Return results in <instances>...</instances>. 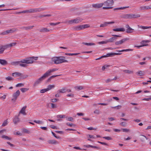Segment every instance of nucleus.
I'll return each mask as SVG.
<instances>
[{"instance_id": "32", "label": "nucleus", "mask_w": 151, "mask_h": 151, "mask_svg": "<svg viewBox=\"0 0 151 151\" xmlns=\"http://www.w3.org/2000/svg\"><path fill=\"white\" fill-rule=\"evenodd\" d=\"M74 88H75V89H76V90H79L83 89V86H77L75 87Z\"/></svg>"}, {"instance_id": "7", "label": "nucleus", "mask_w": 151, "mask_h": 151, "mask_svg": "<svg viewBox=\"0 0 151 151\" xmlns=\"http://www.w3.org/2000/svg\"><path fill=\"white\" fill-rule=\"evenodd\" d=\"M20 94V92L19 90H17L16 92L14 93L12 95V101L14 102H16L17 98Z\"/></svg>"}, {"instance_id": "29", "label": "nucleus", "mask_w": 151, "mask_h": 151, "mask_svg": "<svg viewBox=\"0 0 151 151\" xmlns=\"http://www.w3.org/2000/svg\"><path fill=\"white\" fill-rule=\"evenodd\" d=\"M123 71L126 73L132 74L133 73V71L132 70H123Z\"/></svg>"}, {"instance_id": "25", "label": "nucleus", "mask_w": 151, "mask_h": 151, "mask_svg": "<svg viewBox=\"0 0 151 151\" xmlns=\"http://www.w3.org/2000/svg\"><path fill=\"white\" fill-rule=\"evenodd\" d=\"M49 144H56L58 143V142L55 140H49L47 141Z\"/></svg>"}, {"instance_id": "33", "label": "nucleus", "mask_w": 151, "mask_h": 151, "mask_svg": "<svg viewBox=\"0 0 151 151\" xmlns=\"http://www.w3.org/2000/svg\"><path fill=\"white\" fill-rule=\"evenodd\" d=\"M1 137L2 138H5L6 139L9 140H10L12 139V138H11L9 137L8 136L4 135H3Z\"/></svg>"}, {"instance_id": "23", "label": "nucleus", "mask_w": 151, "mask_h": 151, "mask_svg": "<svg viewBox=\"0 0 151 151\" xmlns=\"http://www.w3.org/2000/svg\"><path fill=\"white\" fill-rule=\"evenodd\" d=\"M22 75V73L18 72L14 73L12 74V76L15 77L20 76L21 75Z\"/></svg>"}, {"instance_id": "1", "label": "nucleus", "mask_w": 151, "mask_h": 151, "mask_svg": "<svg viewBox=\"0 0 151 151\" xmlns=\"http://www.w3.org/2000/svg\"><path fill=\"white\" fill-rule=\"evenodd\" d=\"M65 57L64 56L55 57L52 58V61L54 62V63L58 64L63 62H68V61L65 60Z\"/></svg>"}, {"instance_id": "51", "label": "nucleus", "mask_w": 151, "mask_h": 151, "mask_svg": "<svg viewBox=\"0 0 151 151\" xmlns=\"http://www.w3.org/2000/svg\"><path fill=\"white\" fill-rule=\"evenodd\" d=\"M65 115H58L57 116V117L58 118H65Z\"/></svg>"}, {"instance_id": "40", "label": "nucleus", "mask_w": 151, "mask_h": 151, "mask_svg": "<svg viewBox=\"0 0 151 151\" xmlns=\"http://www.w3.org/2000/svg\"><path fill=\"white\" fill-rule=\"evenodd\" d=\"M139 27L143 29H149L151 28V26L147 27V26H140L139 27V25H138Z\"/></svg>"}, {"instance_id": "38", "label": "nucleus", "mask_w": 151, "mask_h": 151, "mask_svg": "<svg viewBox=\"0 0 151 151\" xmlns=\"http://www.w3.org/2000/svg\"><path fill=\"white\" fill-rule=\"evenodd\" d=\"M55 87V86L54 85H50L48 86V87L47 88L48 91H49L51 89H52V88H54Z\"/></svg>"}, {"instance_id": "63", "label": "nucleus", "mask_w": 151, "mask_h": 151, "mask_svg": "<svg viewBox=\"0 0 151 151\" xmlns=\"http://www.w3.org/2000/svg\"><path fill=\"white\" fill-rule=\"evenodd\" d=\"M58 99H51V102L52 103H55L57 101Z\"/></svg>"}, {"instance_id": "2", "label": "nucleus", "mask_w": 151, "mask_h": 151, "mask_svg": "<svg viewBox=\"0 0 151 151\" xmlns=\"http://www.w3.org/2000/svg\"><path fill=\"white\" fill-rule=\"evenodd\" d=\"M114 4L113 0H107L105 1L103 4L105 7H103V9H111L113 7H111Z\"/></svg>"}, {"instance_id": "28", "label": "nucleus", "mask_w": 151, "mask_h": 151, "mask_svg": "<svg viewBox=\"0 0 151 151\" xmlns=\"http://www.w3.org/2000/svg\"><path fill=\"white\" fill-rule=\"evenodd\" d=\"M34 27V26H29V27H22L21 28V29H24L26 30H28L29 29H31L33 27Z\"/></svg>"}, {"instance_id": "44", "label": "nucleus", "mask_w": 151, "mask_h": 151, "mask_svg": "<svg viewBox=\"0 0 151 151\" xmlns=\"http://www.w3.org/2000/svg\"><path fill=\"white\" fill-rule=\"evenodd\" d=\"M51 16V15L50 14H47V15H42L40 14L39 16V17L40 18H42V17H50Z\"/></svg>"}, {"instance_id": "18", "label": "nucleus", "mask_w": 151, "mask_h": 151, "mask_svg": "<svg viewBox=\"0 0 151 151\" xmlns=\"http://www.w3.org/2000/svg\"><path fill=\"white\" fill-rule=\"evenodd\" d=\"M140 9L141 10H148L151 9V5L148 6H141L140 7Z\"/></svg>"}, {"instance_id": "15", "label": "nucleus", "mask_w": 151, "mask_h": 151, "mask_svg": "<svg viewBox=\"0 0 151 151\" xmlns=\"http://www.w3.org/2000/svg\"><path fill=\"white\" fill-rule=\"evenodd\" d=\"M9 47V44L6 45H2L1 46V48H0V50L1 51V53H3L4 50L5 49Z\"/></svg>"}, {"instance_id": "24", "label": "nucleus", "mask_w": 151, "mask_h": 151, "mask_svg": "<svg viewBox=\"0 0 151 151\" xmlns=\"http://www.w3.org/2000/svg\"><path fill=\"white\" fill-rule=\"evenodd\" d=\"M60 76H61V75H55L52 76H50L48 79L46 80V82L47 83L50 82L51 81V80L52 78H54L55 77H56Z\"/></svg>"}, {"instance_id": "10", "label": "nucleus", "mask_w": 151, "mask_h": 151, "mask_svg": "<svg viewBox=\"0 0 151 151\" xmlns=\"http://www.w3.org/2000/svg\"><path fill=\"white\" fill-rule=\"evenodd\" d=\"M112 36H114L113 37H112L107 40L108 42H114L115 40H116L117 38L116 37H121V36L119 35H113Z\"/></svg>"}, {"instance_id": "45", "label": "nucleus", "mask_w": 151, "mask_h": 151, "mask_svg": "<svg viewBox=\"0 0 151 151\" xmlns=\"http://www.w3.org/2000/svg\"><path fill=\"white\" fill-rule=\"evenodd\" d=\"M7 119H7L4 121V122L2 124V126L3 127L5 126L7 124H8Z\"/></svg>"}, {"instance_id": "16", "label": "nucleus", "mask_w": 151, "mask_h": 151, "mask_svg": "<svg viewBox=\"0 0 151 151\" xmlns=\"http://www.w3.org/2000/svg\"><path fill=\"white\" fill-rule=\"evenodd\" d=\"M27 108L26 106L23 107L19 111V114H22L24 115H26V113L25 112V109Z\"/></svg>"}, {"instance_id": "13", "label": "nucleus", "mask_w": 151, "mask_h": 151, "mask_svg": "<svg viewBox=\"0 0 151 151\" xmlns=\"http://www.w3.org/2000/svg\"><path fill=\"white\" fill-rule=\"evenodd\" d=\"M125 27L127 29L126 31L127 33H131L133 32L134 29L130 27L128 24H126Z\"/></svg>"}, {"instance_id": "12", "label": "nucleus", "mask_w": 151, "mask_h": 151, "mask_svg": "<svg viewBox=\"0 0 151 151\" xmlns=\"http://www.w3.org/2000/svg\"><path fill=\"white\" fill-rule=\"evenodd\" d=\"M58 70V69L57 68H53L51 70H49L47 71L46 73H45L44 74L47 77H48L50 75V73H51L54 72V71H56Z\"/></svg>"}, {"instance_id": "8", "label": "nucleus", "mask_w": 151, "mask_h": 151, "mask_svg": "<svg viewBox=\"0 0 151 151\" xmlns=\"http://www.w3.org/2000/svg\"><path fill=\"white\" fill-rule=\"evenodd\" d=\"M47 78V77L44 74L42 76L38 79L37 80L35 83H34L33 85L34 86H36L39 84L43 80H44Z\"/></svg>"}, {"instance_id": "20", "label": "nucleus", "mask_w": 151, "mask_h": 151, "mask_svg": "<svg viewBox=\"0 0 151 151\" xmlns=\"http://www.w3.org/2000/svg\"><path fill=\"white\" fill-rule=\"evenodd\" d=\"M150 41L149 40H143L142 41L140 42V44H142V45H145L144 46H148V44H146L150 42Z\"/></svg>"}, {"instance_id": "11", "label": "nucleus", "mask_w": 151, "mask_h": 151, "mask_svg": "<svg viewBox=\"0 0 151 151\" xmlns=\"http://www.w3.org/2000/svg\"><path fill=\"white\" fill-rule=\"evenodd\" d=\"M129 40L128 38H125L122 39L119 41H116L115 42V45H119L122 44L124 42Z\"/></svg>"}, {"instance_id": "48", "label": "nucleus", "mask_w": 151, "mask_h": 151, "mask_svg": "<svg viewBox=\"0 0 151 151\" xmlns=\"http://www.w3.org/2000/svg\"><path fill=\"white\" fill-rule=\"evenodd\" d=\"M83 29L86 28H88L90 27V25L88 24H86L84 25H82Z\"/></svg>"}, {"instance_id": "58", "label": "nucleus", "mask_w": 151, "mask_h": 151, "mask_svg": "<svg viewBox=\"0 0 151 151\" xmlns=\"http://www.w3.org/2000/svg\"><path fill=\"white\" fill-rule=\"evenodd\" d=\"M103 138L104 139H105L108 140H110L112 139V138L109 137H103Z\"/></svg>"}, {"instance_id": "6", "label": "nucleus", "mask_w": 151, "mask_h": 151, "mask_svg": "<svg viewBox=\"0 0 151 151\" xmlns=\"http://www.w3.org/2000/svg\"><path fill=\"white\" fill-rule=\"evenodd\" d=\"M18 31V29L16 28H14L6 30L1 33V35H4L9 33H12Z\"/></svg>"}, {"instance_id": "37", "label": "nucleus", "mask_w": 151, "mask_h": 151, "mask_svg": "<svg viewBox=\"0 0 151 151\" xmlns=\"http://www.w3.org/2000/svg\"><path fill=\"white\" fill-rule=\"evenodd\" d=\"M20 64L19 61H16V62H12L11 63V64L12 65H19Z\"/></svg>"}, {"instance_id": "59", "label": "nucleus", "mask_w": 151, "mask_h": 151, "mask_svg": "<svg viewBox=\"0 0 151 151\" xmlns=\"http://www.w3.org/2000/svg\"><path fill=\"white\" fill-rule=\"evenodd\" d=\"M108 43L107 40L106 41H103L99 42V44H106Z\"/></svg>"}, {"instance_id": "14", "label": "nucleus", "mask_w": 151, "mask_h": 151, "mask_svg": "<svg viewBox=\"0 0 151 151\" xmlns=\"http://www.w3.org/2000/svg\"><path fill=\"white\" fill-rule=\"evenodd\" d=\"M103 5L102 3L93 4L92 5V6L94 8L98 9L102 7Z\"/></svg>"}, {"instance_id": "36", "label": "nucleus", "mask_w": 151, "mask_h": 151, "mask_svg": "<svg viewBox=\"0 0 151 151\" xmlns=\"http://www.w3.org/2000/svg\"><path fill=\"white\" fill-rule=\"evenodd\" d=\"M133 50L132 49H127L126 50H117L116 51L120 52L124 51H132Z\"/></svg>"}, {"instance_id": "9", "label": "nucleus", "mask_w": 151, "mask_h": 151, "mask_svg": "<svg viewBox=\"0 0 151 151\" xmlns=\"http://www.w3.org/2000/svg\"><path fill=\"white\" fill-rule=\"evenodd\" d=\"M44 10L42 8H35V9H32L28 10V13H33L37 12H40L42 10Z\"/></svg>"}, {"instance_id": "22", "label": "nucleus", "mask_w": 151, "mask_h": 151, "mask_svg": "<svg viewBox=\"0 0 151 151\" xmlns=\"http://www.w3.org/2000/svg\"><path fill=\"white\" fill-rule=\"evenodd\" d=\"M0 63L3 65H6L8 64L7 61L5 60L0 59Z\"/></svg>"}, {"instance_id": "46", "label": "nucleus", "mask_w": 151, "mask_h": 151, "mask_svg": "<svg viewBox=\"0 0 151 151\" xmlns=\"http://www.w3.org/2000/svg\"><path fill=\"white\" fill-rule=\"evenodd\" d=\"M21 79H24L26 78L28 76L27 75H24L22 73V75L20 76Z\"/></svg>"}, {"instance_id": "35", "label": "nucleus", "mask_w": 151, "mask_h": 151, "mask_svg": "<svg viewBox=\"0 0 151 151\" xmlns=\"http://www.w3.org/2000/svg\"><path fill=\"white\" fill-rule=\"evenodd\" d=\"M82 44L84 45H94L95 44L94 43H87V42H83L82 43Z\"/></svg>"}, {"instance_id": "4", "label": "nucleus", "mask_w": 151, "mask_h": 151, "mask_svg": "<svg viewBox=\"0 0 151 151\" xmlns=\"http://www.w3.org/2000/svg\"><path fill=\"white\" fill-rule=\"evenodd\" d=\"M140 17L139 14H126L123 15V17L126 19L136 18Z\"/></svg>"}, {"instance_id": "43", "label": "nucleus", "mask_w": 151, "mask_h": 151, "mask_svg": "<svg viewBox=\"0 0 151 151\" xmlns=\"http://www.w3.org/2000/svg\"><path fill=\"white\" fill-rule=\"evenodd\" d=\"M29 89L28 88H22L20 89L21 91L23 92H25L29 90Z\"/></svg>"}, {"instance_id": "50", "label": "nucleus", "mask_w": 151, "mask_h": 151, "mask_svg": "<svg viewBox=\"0 0 151 151\" xmlns=\"http://www.w3.org/2000/svg\"><path fill=\"white\" fill-rule=\"evenodd\" d=\"M24 85V84L22 83H19L17 84L16 86V87H20L23 86Z\"/></svg>"}, {"instance_id": "5", "label": "nucleus", "mask_w": 151, "mask_h": 151, "mask_svg": "<svg viewBox=\"0 0 151 151\" xmlns=\"http://www.w3.org/2000/svg\"><path fill=\"white\" fill-rule=\"evenodd\" d=\"M33 58V57L27 58H25V59L23 60L19 61L20 63H22L27 64L32 63L34 62Z\"/></svg>"}, {"instance_id": "62", "label": "nucleus", "mask_w": 151, "mask_h": 151, "mask_svg": "<svg viewBox=\"0 0 151 151\" xmlns=\"http://www.w3.org/2000/svg\"><path fill=\"white\" fill-rule=\"evenodd\" d=\"M28 13V10L25 11H23L19 12L17 13V14H21V13Z\"/></svg>"}, {"instance_id": "61", "label": "nucleus", "mask_w": 151, "mask_h": 151, "mask_svg": "<svg viewBox=\"0 0 151 151\" xmlns=\"http://www.w3.org/2000/svg\"><path fill=\"white\" fill-rule=\"evenodd\" d=\"M51 106L52 108H56V104L53 103H51Z\"/></svg>"}, {"instance_id": "21", "label": "nucleus", "mask_w": 151, "mask_h": 151, "mask_svg": "<svg viewBox=\"0 0 151 151\" xmlns=\"http://www.w3.org/2000/svg\"><path fill=\"white\" fill-rule=\"evenodd\" d=\"M50 30L49 29L46 28H42L40 29V32L42 33L48 32Z\"/></svg>"}, {"instance_id": "30", "label": "nucleus", "mask_w": 151, "mask_h": 151, "mask_svg": "<svg viewBox=\"0 0 151 151\" xmlns=\"http://www.w3.org/2000/svg\"><path fill=\"white\" fill-rule=\"evenodd\" d=\"M140 136H141L140 139L141 141L143 142L145 141V139H147L148 138L145 136L143 135H140Z\"/></svg>"}, {"instance_id": "42", "label": "nucleus", "mask_w": 151, "mask_h": 151, "mask_svg": "<svg viewBox=\"0 0 151 151\" xmlns=\"http://www.w3.org/2000/svg\"><path fill=\"white\" fill-rule=\"evenodd\" d=\"M127 123L124 122H122L119 124L120 125L124 127H125L127 125Z\"/></svg>"}, {"instance_id": "60", "label": "nucleus", "mask_w": 151, "mask_h": 151, "mask_svg": "<svg viewBox=\"0 0 151 151\" xmlns=\"http://www.w3.org/2000/svg\"><path fill=\"white\" fill-rule=\"evenodd\" d=\"M98 142L101 144L104 145H106V146L109 145L107 143H105V142H99V141H98Z\"/></svg>"}, {"instance_id": "55", "label": "nucleus", "mask_w": 151, "mask_h": 151, "mask_svg": "<svg viewBox=\"0 0 151 151\" xmlns=\"http://www.w3.org/2000/svg\"><path fill=\"white\" fill-rule=\"evenodd\" d=\"M122 107V106L120 105H118L117 106H115V107H111L112 108L117 109H120Z\"/></svg>"}, {"instance_id": "47", "label": "nucleus", "mask_w": 151, "mask_h": 151, "mask_svg": "<svg viewBox=\"0 0 151 151\" xmlns=\"http://www.w3.org/2000/svg\"><path fill=\"white\" fill-rule=\"evenodd\" d=\"M67 120L69 121L70 122H73L74 121L73 118L71 117H68L67 119Z\"/></svg>"}, {"instance_id": "52", "label": "nucleus", "mask_w": 151, "mask_h": 151, "mask_svg": "<svg viewBox=\"0 0 151 151\" xmlns=\"http://www.w3.org/2000/svg\"><path fill=\"white\" fill-rule=\"evenodd\" d=\"M23 132L24 133H27L28 134L29 133V130L25 128H24L23 129Z\"/></svg>"}, {"instance_id": "57", "label": "nucleus", "mask_w": 151, "mask_h": 151, "mask_svg": "<svg viewBox=\"0 0 151 151\" xmlns=\"http://www.w3.org/2000/svg\"><path fill=\"white\" fill-rule=\"evenodd\" d=\"M17 44L16 42H12L9 44V47H11Z\"/></svg>"}, {"instance_id": "41", "label": "nucleus", "mask_w": 151, "mask_h": 151, "mask_svg": "<svg viewBox=\"0 0 151 151\" xmlns=\"http://www.w3.org/2000/svg\"><path fill=\"white\" fill-rule=\"evenodd\" d=\"M33 122L35 123L38 124H42L43 123V122L42 121H40V120L37 121L36 120H34L33 121Z\"/></svg>"}, {"instance_id": "64", "label": "nucleus", "mask_w": 151, "mask_h": 151, "mask_svg": "<svg viewBox=\"0 0 151 151\" xmlns=\"http://www.w3.org/2000/svg\"><path fill=\"white\" fill-rule=\"evenodd\" d=\"M60 23V22H57V23H50V25H54V26H55V25H56Z\"/></svg>"}, {"instance_id": "19", "label": "nucleus", "mask_w": 151, "mask_h": 151, "mask_svg": "<svg viewBox=\"0 0 151 151\" xmlns=\"http://www.w3.org/2000/svg\"><path fill=\"white\" fill-rule=\"evenodd\" d=\"M114 23V22H104L103 24H101L100 26V27H103L106 26L108 24H112Z\"/></svg>"}, {"instance_id": "39", "label": "nucleus", "mask_w": 151, "mask_h": 151, "mask_svg": "<svg viewBox=\"0 0 151 151\" xmlns=\"http://www.w3.org/2000/svg\"><path fill=\"white\" fill-rule=\"evenodd\" d=\"M80 53H65V55H66L69 56L76 55L80 54Z\"/></svg>"}, {"instance_id": "56", "label": "nucleus", "mask_w": 151, "mask_h": 151, "mask_svg": "<svg viewBox=\"0 0 151 151\" xmlns=\"http://www.w3.org/2000/svg\"><path fill=\"white\" fill-rule=\"evenodd\" d=\"M66 124L68 126H70V127H72L73 126H75V124H72L71 123H69V122H68V123H66Z\"/></svg>"}, {"instance_id": "17", "label": "nucleus", "mask_w": 151, "mask_h": 151, "mask_svg": "<svg viewBox=\"0 0 151 151\" xmlns=\"http://www.w3.org/2000/svg\"><path fill=\"white\" fill-rule=\"evenodd\" d=\"M74 30L75 31H78L83 29L82 25H77L73 27Z\"/></svg>"}, {"instance_id": "49", "label": "nucleus", "mask_w": 151, "mask_h": 151, "mask_svg": "<svg viewBox=\"0 0 151 151\" xmlns=\"http://www.w3.org/2000/svg\"><path fill=\"white\" fill-rule=\"evenodd\" d=\"M6 79L8 80V81H12V80H14V79L13 78H12L10 77V76H8L7 77H6Z\"/></svg>"}, {"instance_id": "54", "label": "nucleus", "mask_w": 151, "mask_h": 151, "mask_svg": "<svg viewBox=\"0 0 151 151\" xmlns=\"http://www.w3.org/2000/svg\"><path fill=\"white\" fill-rule=\"evenodd\" d=\"M121 129L122 131L123 132H129L130 130L129 129H128L126 128L124 129Z\"/></svg>"}, {"instance_id": "27", "label": "nucleus", "mask_w": 151, "mask_h": 151, "mask_svg": "<svg viewBox=\"0 0 151 151\" xmlns=\"http://www.w3.org/2000/svg\"><path fill=\"white\" fill-rule=\"evenodd\" d=\"M19 122V119L18 117L16 116L13 119V122L15 124H16Z\"/></svg>"}, {"instance_id": "31", "label": "nucleus", "mask_w": 151, "mask_h": 151, "mask_svg": "<svg viewBox=\"0 0 151 151\" xmlns=\"http://www.w3.org/2000/svg\"><path fill=\"white\" fill-rule=\"evenodd\" d=\"M105 58L114 56V53L111 52L107 54L106 55H104Z\"/></svg>"}, {"instance_id": "26", "label": "nucleus", "mask_w": 151, "mask_h": 151, "mask_svg": "<svg viewBox=\"0 0 151 151\" xmlns=\"http://www.w3.org/2000/svg\"><path fill=\"white\" fill-rule=\"evenodd\" d=\"M138 76H143L145 75V72L144 71H139L136 73Z\"/></svg>"}, {"instance_id": "34", "label": "nucleus", "mask_w": 151, "mask_h": 151, "mask_svg": "<svg viewBox=\"0 0 151 151\" xmlns=\"http://www.w3.org/2000/svg\"><path fill=\"white\" fill-rule=\"evenodd\" d=\"M59 93H64L66 92V89L65 88H64L58 90Z\"/></svg>"}, {"instance_id": "53", "label": "nucleus", "mask_w": 151, "mask_h": 151, "mask_svg": "<svg viewBox=\"0 0 151 151\" xmlns=\"http://www.w3.org/2000/svg\"><path fill=\"white\" fill-rule=\"evenodd\" d=\"M48 91L47 90V88H45V89H44L41 90L40 91V92L41 93H45V92H46L47 91Z\"/></svg>"}, {"instance_id": "3", "label": "nucleus", "mask_w": 151, "mask_h": 151, "mask_svg": "<svg viewBox=\"0 0 151 151\" xmlns=\"http://www.w3.org/2000/svg\"><path fill=\"white\" fill-rule=\"evenodd\" d=\"M83 19L82 18H80L79 17H77L74 19H72L70 20H68L64 23H67L69 24H77L81 22Z\"/></svg>"}]
</instances>
